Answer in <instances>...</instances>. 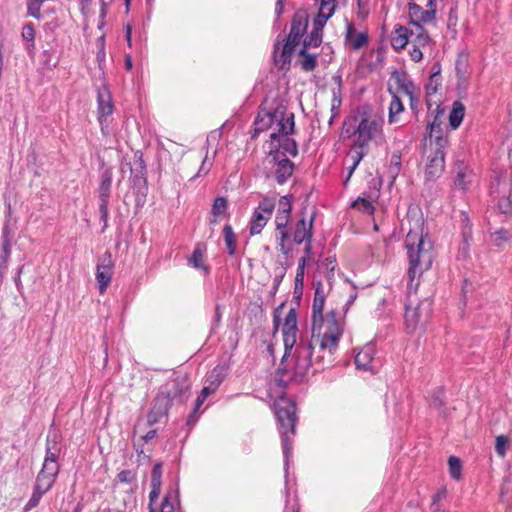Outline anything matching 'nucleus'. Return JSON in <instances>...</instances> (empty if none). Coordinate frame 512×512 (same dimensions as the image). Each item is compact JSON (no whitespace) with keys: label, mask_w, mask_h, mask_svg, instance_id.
I'll return each instance as SVG.
<instances>
[{"label":"nucleus","mask_w":512,"mask_h":512,"mask_svg":"<svg viewBox=\"0 0 512 512\" xmlns=\"http://www.w3.org/2000/svg\"><path fill=\"white\" fill-rule=\"evenodd\" d=\"M325 292L321 282L315 285L312 303L311 341L297 343V312L290 309L282 327L285 353L283 360L292 353V359L285 367L279 368L278 380L282 383L303 382L312 370L313 373L332 366L334 354L344 332L346 305H333L326 309Z\"/></svg>","instance_id":"obj_1"},{"label":"nucleus","mask_w":512,"mask_h":512,"mask_svg":"<svg viewBox=\"0 0 512 512\" xmlns=\"http://www.w3.org/2000/svg\"><path fill=\"white\" fill-rule=\"evenodd\" d=\"M407 234L405 248L409 261L408 300L405 305L404 324L409 334L423 333L431 314V302L417 297L419 278L428 271L433 263V244L424 233V219L421 213L409 210L406 217Z\"/></svg>","instance_id":"obj_2"},{"label":"nucleus","mask_w":512,"mask_h":512,"mask_svg":"<svg viewBox=\"0 0 512 512\" xmlns=\"http://www.w3.org/2000/svg\"><path fill=\"white\" fill-rule=\"evenodd\" d=\"M358 121L354 131V140L348 158L352 161L345 183L350 179L361 160L368 154L369 144L384 137V118L373 110L370 105H362L357 109Z\"/></svg>","instance_id":"obj_3"},{"label":"nucleus","mask_w":512,"mask_h":512,"mask_svg":"<svg viewBox=\"0 0 512 512\" xmlns=\"http://www.w3.org/2000/svg\"><path fill=\"white\" fill-rule=\"evenodd\" d=\"M294 114L287 113L283 105H278L273 111L261 109L254 121L255 133L271 129L270 138L275 140L279 136L294 132Z\"/></svg>","instance_id":"obj_4"},{"label":"nucleus","mask_w":512,"mask_h":512,"mask_svg":"<svg viewBox=\"0 0 512 512\" xmlns=\"http://www.w3.org/2000/svg\"><path fill=\"white\" fill-rule=\"evenodd\" d=\"M275 416L279 424V432L284 447H287L290 436L296 433V404L293 400L281 397L275 402Z\"/></svg>","instance_id":"obj_5"},{"label":"nucleus","mask_w":512,"mask_h":512,"mask_svg":"<svg viewBox=\"0 0 512 512\" xmlns=\"http://www.w3.org/2000/svg\"><path fill=\"white\" fill-rule=\"evenodd\" d=\"M60 448L54 443L52 446L50 442L47 443L46 455L41 470L36 476L34 487L48 492L54 485L60 471L58 458Z\"/></svg>","instance_id":"obj_6"},{"label":"nucleus","mask_w":512,"mask_h":512,"mask_svg":"<svg viewBox=\"0 0 512 512\" xmlns=\"http://www.w3.org/2000/svg\"><path fill=\"white\" fill-rule=\"evenodd\" d=\"M276 203L273 198H263L255 208L250 223L249 233L251 236L261 234L268 221L271 219Z\"/></svg>","instance_id":"obj_7"},{"label":"nucleus","mask_w":512,"mask_h":512,"mask_svg":"<svg viewBox=\"0 0 512 512\" xmlns=\"http://www.w3.org/2000/svg\"><path fill=\"white\" fill-rule=\"evenodd\" d=\"M409 43L412 45V48L409 50L410 58L412 61L418 63L423 59V50L430 45L431 37L423 26H410Z\"/></svg>","instance_id":"obj_8"},{"label":"nucleus","mask_w":512,"mask_h":512,"mask_svg":"<svg viewBox=\"0 0 512 512\" xmlns=\"http://www.w3.org/2000/svg\"><path fill=\"white\" fill-rule=\"evenodd\" d=\"M492 193L499 197L498 208L501 213L512 214V183L506 178H497L491 185Z\"/></svg>","instance_id":"obj_9"},{"label":"nucleus","mask_w":512,"mask_h":512,"mask_svg":"<svg viewBox=\"0 0 512 512\" xmlns=\"http://www.w3.org/2000/svg\"><path fill=\"white\" fill-rule=\"evenodd\" d=\"M309 23V14L304 9L297 10L292 18L290 32L286 39L290 44L299 45L303 35L306 33Z\"/></svg>","instance_id":"obj_10"},{"label":"nucleus","mask_w":512,"mask_h":512,"mask_svg":"<svg viewBox=\"0 0 512 512\" xmlns=\"http://www.w3.org/2000/svg\"><path fill=\"white\" fill-rule=\"evenodd\" d=\"M172 402L173 400L170 398L169 393L161 387L147 415L148 424L154 425L161 417L167 415Z\"/></svg>","instance_id":"obj_11"},{"label":"nucleus","mask_w":512,"mask_h":512,"mask_svg":"<svg viewBox=\"0 0 512 512\" xmlns=\"http://www.w3.org/2000/svg\"><path fill=\"white\" fill-rule=\"evenodd\" d=\"M114 263L109 252H106L101 262L97 265L96 269V280L98 283L99 293L103 295L107 287L111 283L112 275H113Z\"/></svg>","instance_id":"obj_12"},{"label":"nucleus","mask_w":512,"mask_h":512,"mask_svg":"<svg viewBox=\"0 0 512 512\" xmlns=\"http://www.w3.org/2000/svg\"><path fill=\"white\" fill-rule=\"evenodd\" d=\"M112 186V173L110 171H105L102 175V180L99 186V211H100V219L104 223V226L107 225L109 211V198Z\"/></svg>","instance_id":"obj_13"},{"label":"nucleus","mask_w":512,"mask_h":512,"mask_svg":"<svg viewBox=\"0 0 512 512\" xmlns=\"http://www.w3.org/2000/svg\"><path fill=\"white\" fill-rule=\"evenodd\" d=\"M409 25L416 27L424 24L434 23L436 19V9L424 10L420 5L412 2L408 4Z\"/></svg>","instance_id":"obj_14"},{"label":"nucleus","mask_w":512,"mask_h":512,"mask_svg":"<svg viewBox=\"0 0 512 512\" xmlns=\"http://www.w3.org/2000/svg\"><path fill=\"white\" fill-rule=\"evenodd\" d=\"M428 129V135L425 137L427 150H445L448 146V138L443 135L441 123L437 117L428 124Z\"/></svg>","instance_id":"obj_15"},{"label":"nucleus","mask_w":512,"mask_h":512,"mask_svg":"<svg viewBox=\"0 0 512 512\" xmlns=\"http://www.w3.org/2000/svg\"><path fill=\"white\" fill-rule=\"evenodd\" d=\"M428 153L425 176L428 180H435L445 169V152L444 150H428Z\"/></svg>","instance_id":"obj_16"},{"label":"nucleus","mask_w":512,"mask_h":512,"mask_svg":"<svg viewBox=\"0 0 512 512\" xmlns=\"http://www.w3.org/2000/svg\"><path fill=\"white\" fill-rule=\"evenodd\" d=\"M97 104L98 121L103 125L106 118L110 116L114 110L111 93L106 85H102L98 88Z\"/></svg>","instance_id":"obj_17"},{"label":"nucleus","mask_w":512,"mask_h":512,"mask_svg":"<svg viewBox=\"0 0 512 512\" xmlns=\"http://www.w3.org/2000/svg\"><path fill=\"white\" fill-rule=\"evenodd\" d=\"M367 32H356L353 23L348 22L345 28L344 44L350 50H360L368 44Z\"/></svg>","instance_id":"obj_18"},{"label":"nucleus","mask_w":512,"mask_h":512,"mask_svg":"<svg viewBox=\"0 0 512 512\" xmlns=\"http://www.w3.org/2000/svg\"><path fill=\"white\" fill-rule=\"evenodd\" d=\"M302 215L301 219L296 222L292 232L293 241L298 245L302 244L305 240L309 241L313 237L314 216L312 215L310 220L307 221L304 212H302Z\"/></svg>","instance_id":"obj_19"},{"label":"nucleus","mask_w":512,"mask_h":512,"mask_svg":"<svg viewBox=\"0 0 512 512\" xmlns=\"http://www.w3.org/2000/svg\"><path fill=\"white\" fill-rule=\"evenodd\" d=\"M292 213V201L288 196H282L277 205V212L274 219L276 228L288 227Z\"/></svg>","instance_id":"obj_20"},{"label":"nucleus","mask_w":512,"mask_h":512,"mask_svg":"<svg viewBox=\"0 0 512 512\" xmlns=\"http://www.w3.org/2000/svg\"><path fill=\"white\" fill-rule=\"evenodd\" d=\"M296 46L285 41L283 47L280 49V44L277 42L274 46L273 60L274 64L279 69H288L291 61V56Z\"/></svg>","instance_id":"obj_21"},{"label":"nucleus","mask_w":512,"mask_h":512,"mask_svg":"<svg viewBox=\"0 0 512 512\" xmlns=\"http://www.w3.org/2000/svg\"><path fill=\"white\" fill-rule=\"evenodd\" d=\"M410 40V28L396 24L391 33V45L396 51L403 50Z\"/></svg>","instance_id":"obj_22"},{"label":"nucleus","mask_w":512,"mask_h":512,"mask_svg":"<svg viewBox=\"0 0 512 512\" xmlns=\"http://www.w3.org/2000/svg\"><path fill=\"white\" fill-rule=\"evenodd\" d=\"M373 357H374V347L372 345H365L362 347L359 352L356 354L354 363L357 369L365 370V371H373Z\"/></svg>","instance_id":"obj_23"},{"label":"nucleus","mask_w":512,"mask_h":512,"mask_svg":"<svg viewBox=\"0 0 512 512\" xmlns=\"http://www.w3.org/2000/svg\"><path fill=\"white\" fill-rule=\"evenodd\" d=\"M162 388L169 393V396L173 401H183L187 396L189 385L183 379H175L171 383L163 385Z\"/></svg>","instance_id":"obj_24"},{"label":"nucleus","mask_w":512,"mask_h":512,"mask_svg":"<svg viewBox=\"0 0 512 512\" xmlns=\"http://www.w3.org/2000/svg\"><path fill=\"white\" fill-rule=\"evenodd\" d=\"M274 160L278 161L277 169L275 171L276 181L279 184H283L292 175L294 164L286 157L279 159L277 155L274 156Z\"/></svg>","instance_id":"obj_25"},{"label":"nucleus","mask_w":512,"mask_h":512,"mask_svg":"<svg viewBox=\"0 0 512 512\" xmlns=\"http://www.w3.org/2000/svg\"><path fill=\"white\" fill-rule=\"evenodd\" d=\"M474 174L470 168L461 164L457 167L454 184L457 188L465 190L472 183Z\"/></svg>","instance_id":"obj_26"},{"label":"nucleus","mask_w":512,"mask_h":512,"mask_svg":"<svg viewBox=\"0 0 512 512\" xmlns=\"http://www.w3.org/2000/svg\"><path fill=\"white\" fill-rule=\"evenodd\" d=\"M388 110L389 124L397 123L400 115L404 112V104L397 93L391 94V102Z\"/></svg>","instance_id":"obj_27"},{"label":"nucleus","mask_w":512,"mask_h":512,"mask_svg":"<svg viewBox=\"0 0 512 512\" xmlns=\"http://www.w3.org/2000/svg\"><path fill=\"white\" fill-rule=\"evenodd\" d=\"M35 35H36V31H35V27L32 23H30V22L25 23L22 26L21 37L23 40H25L27 42L25 49L29 55H34V51L36 48Z\"/></svg>","instance_id":"obj_28"},{"label":"nucleus","mask_w":512,"mask_h":512,"mask_svg":"<svg viewBox=\"0 0 512 512\" xmlns=\"http://www.w3.org/2000/svg\"><path fill=\"white\" fill-rule=\"evenodd\" d=\"M228 208V201L225 197L219 196L214 199L211 213L212 218L210 224L215 225L220 221V217L224 215Z\"/></svg>","instance_id":"obj_29"},{"label":"nucleus","mask_w":512,"mask_h":512,"mask_svg":"<svg viewBox=\"0 0 512 512\" xmlns=\"http://www.w3.org/2000/svg\"><path fill=\"white\" fill-rule=\"evenodd\" d=\"M396 84L397 85H396L395 90H392L391 88H389V93L390 94L397 93L400 98H401V96H406V97L412 96V94L414 92H418V89H419L418 87H416L413 84V82H411L407 79H404V78H398Z\"/></svg>","instance_id":"obj_30"},{"label":"nucleus","mask_w":512,"mask_h":512,"mask_svg":"<svg viewBox=\"0 0 512 512\" xmlns=\"http://www.w3.org/2000/svg\"><path fill=\"white\" fill-rule=\"evenodd\" d=\"M465 115V106L460 101H454L449 115V123L452 129H457Z\"/></svg>","instance_id":"obj_31"},{"label":"nucleus","mask_w":512,"mask_h":512,"mask_svg":"<svg viewBox=\"0 0 512 512\" xmlns=\"http://www.w3.org/2000/svg\"><path fill=\"white\" fill-rule=\"evenodd\" d=\"M275 238H276L278 250L283 255L288 256L290 253V248L287 245V241L289 239L288 227H285L282 229L275 227Z\"/></svg>","instance_id":"obj_32"},{"label":"nucleus","mask_w":512,"mask_h":512,"mask_svg":"<svg viewBox=\"0 0 512 512\" xmlns=\"http://www.w3.org/2000/svg\"><path fill=\"white\" fill-rule=\"evenodd\" d=\"M299 55L302 57L300 60V65L302 70L306 72H311L315 70L317 67V56L316 54H312L308 52L305 48H301L299 51Z\"/></svg>","instance_id":"obj_33"},{"label":"nucleus","mask_w":512,"mask_h":512,"mask_svg":"<svg viewBox=\"0 0 512 512\" xmlns=\"http://www.w3.org/2000/svg\"><path fill=\"white\" fill-rule=\"evenodd\" d=\"M224 241L227 246L229 255L233 256L236 252V235L230 224H226L223 228Z\"/></svg>","instance_id":"obj_34"},{"label":"nucleus","mask_w":512,"mask_h":512,"mask_svg":"<svg viewBox=\"0 0 512 512\" xmlns=\"http://www.w3.org/2000/svg\"><path fill=\"white\" fill-rule=\"evenodd\" d=\"M136 475L131 470L120 471L114 481L113 486L116 487L118 484H126L129 486L128 490H133L132 485L135 482Z\"/></svg>","instance_id":"obj_35"},{"label":"nucleus","mask_w":512,"mask_h":512,"mask_svg":"<svg viewBox=\"0 0 512 512\" xmlns=\"http://www.w3.org/2000/svg\"><path fill=\"white\" fill-rule=\"evenodd\" d=\"M441 86V75L439 73L433 74L426 85L427 103L430 105L431 97L437 93L438 88Z\"/></svg>","instance_id":"obj_36"},{"label":"nucleus","mask_w":512,"mask_h":512,"mask_svg":"<svg viewBox=\"0 0 512 512\" xmlns=\"http://www.w3.org/2000/svg\"><path fill=\"white\" fill-rule=\"evenodd\" d=\"M341 89L340 85L337 89H333L332 91V99H331V117L329 119V124H331L334 118L339 114V110L341 107Z\"/></svg>","instance_id":"obj_37"},{"label":"nucleus","mask_w":512,"mask_h":512,"mask_svg":"<svg viewBox=\"0 0 512 512\" xmlns=\"http://www.w3.org/2000/svg\"><path fill=\"white\" fill-rule=\"evenodd\" d=\"M290 134H286L285 136H279L274 141H277L279 146H281L284 152L289 153L292 156L297 154V145L293 139H290L288 136Z\"/></svg>","instance_id":"obj_38"},{"label":"nucleus","mask_w":512,"mask_h":512,"mask_svg":"<svg viewBox=\"0 0 512 512\" xmlns=\"http://www.w3.org/2000/svg\"><path fill=\"white\" fill-rule=\"evenodd\" d=\"M510 440L505 435H498L495 440V452L500 458H504L509 447Z\"/></svg>","instance_id":"obj_39"},{"label":"nucleus","mask_w":512,"mask_h":512,"mask_svg":"<svg viewBox=\"0 0 512 512\" xmlns=\"http://www.w3.org/2000/svg\"><path fill=\"white\" fill-rule=\"evenodd\" d=\"M44 0H27V15L37 20L41 19V7Z\"/></svg>","instance_id":"obj_40"},{"label":"nucleus","mask_w":512,"mask_h":512,"mask_svg":"<svg viewBox=\"0 0 512 512\" xmlns=\"http://www.w3.org/2000/svg\"><path fill=\"white\" fill-rule=\"evenodd\" d=\"M450 475L453 479L459 480L461 477V461L456 456H450L448 459Z\"/></svg>","instance_id":"obj_41"},{"label":"nucleus","mask_w":512,"mask_h":512,"mask_svg":"<svg viewBox=\"0 0 512 512\" xmlns=\"http://www.w3.org/2000/svg\"><path fill=\"white\" fill-rule=\"evenodd\" d=\"M307 264V257H301L298 261V267L295 276V289L302 288L304 282L305 267Z\"/></svg>","instance_id":"obj_42"},{"label":"nucleus","mask_w":512,"mask_h":512,"mask_svg":"<svg viewBox=\"0 0 512 512\" xmlns=\"http://www.w3.org/2000/svg\"><path fill=\"white\" fill-rule=\"evenodd\" d=\"M189 263L195 268L207 270V267L203 264V251L199 246L194 249L189 258Z\"/></svg>","instance_id":"obj_43"},{"label":"nucleus","mask_w":512,"mask_h":512,"mask_svg":"<svg viewBox=\"0 0 512 512\" xmlns=\"http://www.w3.org/2000/svg\"><path fill=\"white\" fill-rule=\"evenodd\" d=\"M222 370L223 369L221 367H215L211 371V373L209 374V376L206 380L208 382V384L214 386L216 389H218V387L220 386V384L222 383V381L224 379Z\"/></svg>","instance_id":"obj_44"},{"label":"nucleus","mask_w":512,"mask_h":512,"mask_svg":"<svg viewBox=\"0 0 512 512\" xmlns=\"http://www.w3.org/2000/svg\"><path fill=\"white\" fill-rule=\"evenodd\" d=\"M352 207L362 211L368 215H372L374 212V206L372 203L365 198H358L352 203Z\"/></svg>","instance_id":"obj_45"},{"label":"nucleus","mask_w":512,"mask_h":512,"mask_svg":"<svg viewBox=\"0 0 512 512\" xmlns=\"http://www.w3.org/2000/svg\"><path fill=\"white\" fill-rule=\"evenodd\" d=\"M44 494H46V492L34 487L33 493L25 505V511H30L37 507Z\"/></svg>","instance_id":"obj_46"},{"label":"nucleus","mask_w":512,"mask_h":512,"mask_svg":"<svg viewBox=\"0 0 512 512\" xmlns=\"http://www.w3.org/2000/svg\"><path fill=\"white\" fill-rule=\"evenodd\" d=\"M401 169V154L399 151L394 152L391 155L390 164H389V173L392 177L398 175Z\"/></svg>","instance_id":"obj_47"},{"label":"nucleus","mask_w":512,"mask_h":512,"mask_svg":"<svg viewBox=\"0 0 512 512\" xmlns=\"http://www.w3.org/2000/svg\"><path fill=\"white\" fill-rule=\"evenodd\" d=\"M494 242L497 246H501L503 243L507 242L510 238V234L508 230L500 229L496 231L494 234Z\"/></svg>","instance_id":"obj_48"},{"label":"nucleus","mask_w":512,"mask_h":512,"mask_svg":"<svg viewBox=\"0 0 512 512\" xmlns=\"http://www.w3.org/2000/svg\"><path fill=\"white\" fill-rule=\"evenodd\" d=\"M322 43V37H316L311 34H309L304 40H303V47L306 50L310 47H319Z\"/></svg>","instance_id":"obj_49"},{"label":"nucleus","mask_w":512,"mask_h":512,"mask_svg":"<svg viewBox=\"0 0 512 512\" xmlns=\"http://www.w3.org/2000/svg\"><path fill=\"white\" fill-rule=\"evenodd\" d=\"M334 8V0H321L319 11L325 13L328 16H332L334 13Z\"/></svg>","instance_id":"obj_50"},{"label":"nucleus","mask_w":512,"mask_h":512,"mask_svg":"<svg viewBox=\"0 0 512 512\" xmlns=\"http://www.w3.org/2000/svg\"><path fill=\"white\" fill-rule=\"evenodd\" d=\"M443 398H444L443 390L439 389V390L435 391V393L432 396L431 406H433L435 408H441L442 406H444Z\"/></svg>","instance_id":"obj_51"},{"label":"nucleus","mask_w":512,"mask_h":512,"mask_svg":"<svg viewBox=\"0 0 512 512\" xmlns=\"http://www.w3.org/2000/svg\"><path fill=\"white\" fill-rule=\"evenodd\" d=\"M162 464L156 463L151 473V483L161 484Z\"/></svg>","instance_id":"obj_52"},{"label":"nucleus","mask_w":512,"mask_h":512,"mask_svg":"<svg viewBox=\"0 0 512 512\" xmlns=\"http://www.w3.org/2000/svg\"><path fill=\"white\" fill-rule=\"evenodd\" d=\"M160 492H161V484L156 485V483H151V491L149 494L150 507L158 499Z\"/></svg>","instance_id":"obj_53"},{"label":"nucleus","mask_w":512,"mask_h":512,"mask_svg":"<svg viewBox=\"0 0 512 512\" xmlns=\"http://www.w3.org/2000/svg\"><path fill=\"white\" fill-rule=\"evenodd\" d=\"M10 252H11V245H10V241L8 239L7 236H3V239H2V259L4 262L7 261V259L9 258L10 256Z\"/></svg>","instance_id":"obj_54"},{"label":"nucleus","mask_w":512,"mask_h":512,"mask_svg":"<svg viewBox=\"0 0 512 512\" xmlns=\"http://www.w3.org/2000/svg\"><path fill=\"white\" fill-rule=\"evenodd\" d=\"M463 222H465V225L462 230V236H463L464 242L468 243L472 239L471 225H470L467 217L463 220Z\"/></svg>","instance_id":"obj_55"},{"label":"nucleus","mask_w":512,"mask_h":512,"mask_svg":"<svg viewBox=\"0 0 512 512\" xmlns=\"http://www.w3.org/2000/svg\"><path fill=\"white\" fill-rule=\"evenodd\" d=\"M331 16H328L326 15L325 13H322V12H318L317 16L315 17L314 21H313V26H316V27H321L323 28L324 25L326 24L327 20L330 18Z\"/></svg>","instance_id":"obj_56"},{"label":"nucleus","mask_w":512,"mask_h":512,"mask_svg":"<svg viewBox=\"0 0 512 512\" xmlns=\"http://www.w3.org/2000/svg\"><path fill=\"white\" fill-rule=\"evenodd\" d=\"M160 510H161V512H173V511H174V506H173V504L170 502V500H169V498H168V497H165V498L162 500Z\"/></svg>","instance_id":"obj_57"},{"label":"nucleus","mask_w":512,"mask_h":512,"mask_svg":"<svg viewBox=\"0 0 512 512\" xmlns=\"http://www.w3.org/2000/svg\"><path fill=\"white\" fill-rule=\"evenodd\" d=\"M216 390L217 389L214 386L207 384L202 388L200 395L202 396V399H206L209 395L215 393Z\"/></svg>","instance_id":"obj_58"},{"label":"nucleus","mask_w":512,"mask_h":512,"mask_svg":"<svg viewBox=\"0 0 512 512\" xmlns=\"http://www.w3.org/2000/svg\"><path fill=\"white\" fill-rule=\"evenodd\" d=\"M357 4H358V11H357V16L361 19H365L368 14H369V11L368 9L365 7V5H363L362 1L361 0H357Z\"/></svg>","instance_id":"obj_59"},{"label":"nucleus","mask_w":512,"mask_h":512,"mask_svg":"<svg viewBox=\"0 0 512 512\" xmlns=\"http://www.w3.org/2000/svg\"><path fill=\"white\" fill-rule=\"evenodd\" d=\"M419 95H420V90L418 89V92H414L412 94V96L408 97V99L410 101V108L412 110H416L417 109V106H418V103H419Z\"/></svg>","instance_id":"obj_60"},{"label":"nucleus","mask_w":512,"mask_h":512,"mask_svg":"<svg viewBox=\"0 0 512 512\" xmlns=\"http://www.w3.org/2000/svg\"><path fill=\"white\" fill-rule=\"evenodd\" d=\"M303 243H305L304 247V256L307 257V262L311 260V253H312V239L305 240Z\"/></svg>","instance_id":"obj_61"},{"label":"nucleus","mask_w":512,"mask_h":512,"mask_svg":"<svg viewBox=\"0 0 512 512\" xmlns=\"http://www.w3.org/2000/svg\"><path fill=\"white\" fill-rule=\"evenodd\" d=\"M445 494V490H440L437 493H435L432 497L431 506L439 505V501L445 497Z\"/></svg>","instance_id":"obj_62"},{"label":"nucleus","mask_w":512,"mask_h":512,"mask_svg":"<svg viewBox=\"0 0 512 512\" xmlns=\"http://www.w3.org/2000/svg\"><path fill=\"white\" fill-rule=\"evenodd\" d=\"M206 399H202V396L199 394L196 401H195V407H194V410H193V413L191 414L190 417H193L197 411L200 409V407L203 405L204 401Z\"/></svg>","instance_id":"obj_63"},{"label":"nucleus","mask_w":512,"mask_h":512,"mask_svg":"<svg viewBox=\"0 0 512 512\" xmlns=\"http://www.w3.org/2000/svg\"><path fill=\"white\" fill-rule=\"evenodd\" d=\"M157 435V431L156 430H150L148 431L144 436H143V440L145 441H149L151 439H154Z\"/></svg>","instance_id":"obj_64"}]
</instances>
